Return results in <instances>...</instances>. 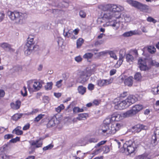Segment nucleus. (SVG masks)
Here are the masks:
<instances>
[{
  "label": "nucleus",
  "instance_id": "41",
  "mask_svg": "<svg viewBox=\"0 0 159 159\" xmlns=\"http://www.w3.org/2000/svg\"><path fill=\"white\" fill-rule=\"evenodd\" d=\"M21 94L24 97L26 96L27 95V91L26 88L25 87H23V89L21 91Z\"/></svg>",
  "mask_w": 159,
  "mask_h": 159
},
{
  "label": "nucleus",
  "instance_id": "27",
  "mask_svg": "<svg viewBox=\"0 0 159 159\" xmlns=\"http://www.w3.org/2000/svg\"><path fill=\"white\" fill-rule=\"evenodd\" d=\"M113 125L115 128L116 132L119 130L122 127V124L121 123H114Z\"/></svg>",
  "mask_w": 159,
  "mask_h": 159
},
{
  "label": "nucleus",
  "instance_id": "17",
  "mask_svg": "<svg viewBox=\"0 0 159 159\" xmlns=\"http://www.w3.org/2000/svg\"><path fill=\"white\" fill-rule=\"evenodd\" d=\"M41 139V138H40L38 140L32 141L31 144V146H33L34 148H38L42 146V142L40 141Z\"/></svg>",
  "mask_w": 159,
  "mask_h": 159
},
{
  "label": "nucleus",
  "instance_id": "51",
  "mask_svg": "<svg viewBox=\"0 0 159 159\" xmlns=\"http://www.w3.org/2000/svg\"><path fill=\"white\" fill-rule=\"evenodd\" d=\"M94 88V85L92 84H89L88 86V89L90 90H93Z\"/></svg>",
  "mask_w": 159,
  "mask_h": 159
},
{
  "label": "nucleus",
  "instance_id": "4",
  "mask_svg": "<svg viewBox=\"0 0 159 159\" xmlns=\"http://www.w3.org/2000/svg\"><path fill=\"white\" fill-rule=\"evenodd\" d=\"M127 2L132 7L139 10L140 11L147 12L149 10L148 6L136 1L127 0Z\"/></svg>",
  "mask_w": 159,
  "mask_h": 159
},
{
  "label": "nucleus",
  "instance_id": "61",
  "mask_svg": "<svg viewBox=\"0 0 159 159\" xmlns=\"http://www.w3.org/2000/svg\"><path fill=\"white\" fill-rule=\"evenodd\" d=\"M102 43L103 41L102 40L97 41L95 42L94 45L95 46H98L102 44Z\"/></svg>",
  "mask_w": 159,
  "mask_h": 159
},
{
  "label": "nucleus",
  "instance_id": "24",
  "mask_svg": "<svg viewBox=\"0 0 159 159\" xmlns=\"http://www.w3.org/2000/svg\"><path fill=\"white\" fill-rule=\"evenodd\" d=\"M42 86V85L39 82H34L33 85V87L34 89L36 90H39Z\"/></svg>",
  "mask_w": 159,
  "mask_h": 159
},
{
  "label": "nucleus",
  "instance_id": "34",
  "mask_svg": "<svg viewBox=\"0 0 159 159\" xmlns=\"http://www.w3.org/2000/svg\"><path fill=\"white\" fill-rule=\"evenodd\" d=\"M126 58L127 61L129 62H132L134 60L133 57L130 54H128L126 55Z\"/></svg>",
  "mask_w": 159,
  "mask_h": 159
},
{
  "label": "nucleus",
  "instance_id": "33",
  "mask_svg": "<svg viewBox=\"0 0 159 159\" xmlns=\"http://www.w3.org/2000/svg\"><path fill=\"white\" fill-rule=\"evenodd\" d=\"M84 40L82 38H79L78 39L76 42L77 47L79 48L80 47L83 43Z\"/></svg>",
  "mask_w": 159,
  "mask_h": 159
},
{
  "label": "nucleus",
  "instance_id": "36",
  "mask_svg": "<svg viewBox=\"0 0 159 159\" xmlns=\"http://www.w3.org/2000/svg\"><path fill=\"white\" fill-rule=\"evenodd\" d=\"M44 114H39V115L34 119V121L36 122H39L40 119L43 118L44 116Z\"/></svg>",
  "mask_w": 159,
  "mask_h": 159
},
{
  "label": "nucleus",
  "instance_id": "55",
  "mask_svg": "<svg viewBox=\"0 0 159 159\" xmlns=\"http://www.w3.org/2000/svg\"><path fill=\"white\" fill-rule=\"evenodd\" d=\"M75 59V61L77 62H80L82 60V58L80 56L76 57Z\"/></svg>",
  "mask_w": 159,
  "mask_h": 159
},
{
  "label": "nucleus",
  "instance_id": "58",
  "mask_svg": "<svg viewBox=\"0 0 159 159\" xmlns=\"http://www.w3.org/2000/svg\"><path fill=\"white\" fill-rule=\"evenodd\" d=\"M128 95L127 92H124L123 93H121L120 96V98H124L126 96Z\"/></svg>",
  "mask_w": 159,
  "mask_h": 159
},
{
  "label": "nucleus",
  "instance_id": "30",
  "mask_svg": "<svg viewBox=\"0 0 159 159\" xmlns=\"http://www.w3.org/2000/svg\"><path fill=\"white\" fill-rule=\"evenodd\" d=\"M53 83L52 82H48L45 86V88L47 90H51L52 88Z\"/></svg>",
  "mask_w": 159,
  "mask_h": 159
},
{
  "label": "nucleus",
  "instance_id": "2",
  "mask_svg": "<svg viewBox=\"0 0 159 159\" xmlns=\"http://www.w3.org/2000/svg\"><path fill=\"white\" fill-rule=\"evenodd\" d=\"M7 15L11 20L15 22L17 24L22 23L23 20L27 17V15L25 13H22L16 11L7 12Z\"/></svg>",
  "mask_w": 159,
  "mask_h": 159
},
{
  "label": "nucleus",
  "instance_id": "44",
  "mask_svg": "<svg viewBox=\"0 0 159 159\" xmlns=\"http://www.w3.org/2000/svg\"><path fill=\"white\" fill-rule=\"evenodd\" d=\"M123 56L122 55L120 54V57L119 60L117 61V64H119L120 65L123 61Z\"/></svg>",
  "mask_w": 159,
  "mask_h": 159
},
{
  "label": "nucleus",
  "instance_id": "31",
  "mask_svg": "<svg viewBox=\"0 0 159 159\" xmlns=\"http://www.w3.org/2000/svg\"><path fill=\"white\" fill-rule=\"evenodd\" d=\"M142 76L141 74L139 72L136 73L134 76V79L137 81H139L141 80Z\"/></svg>",
  "mask_w": 159,
  "mask_h": 159
},
{
  "label": "nucleus",
  "instance_id": "50",
  "mask_svg": "<svg viewBox=\"0 0 159 159\" xmlns=\"http://www.w3.org/2000/svg\"><path fill=\"white\" fill-rule=\"evenodd\" d=\"M124 19L125 21L126 22H129L130 20V17L126 15H124Z\"/></svg>",
  "mask_w": 159,
  "mask_h": 159
},
{
  "label": "nucleus",
  "instance_id": "62",
  "mask_svg": "<svg viewBox=\"0 0 159 159\" xmlns=\"http://www.w3.org/2000/svg\"><path fill=\"white\" fill-rule=\"evenodd\" d=\"M54 96H55L56 97L59 98L60 97L61 95V93H54Z\"/></svg>",
  "mask_w": 159,
  "mask_h": 159
},
{
  "label": "nucleus",
  "instance_id": "60",
  "mask_svg": "<svg viewBox=\"0 0 159 159\" xmlns=\"http://www.w3.org/2000/svg\"><path fill=\"white\" fill-rule=\"evenodd\" d=\"M1 16H0V22L2 21L4 19L5 17V14L3 12H1Z\"/></svg>",
  "mask_w": 159,
  "mask_h": 159
},
{
  "label": "nucleus",
  "instance_id": "10",
  "mask_svg": "<svg viewBox=\"0 0 159 159\" xmlns=\"http://www.w3.org/2000/svg\"><path fill=\"white\" fill-rule=\"evenodd\" d=\"M112 116L113 120L117 121L122 119L123 118L129 116L127 111L120 114L115 113L113 114Z\"/></svg>",
  "mask_w": 159,
  "mask_h": 159
},
{
  "label": "nucleus",
  "instance_id": "54",
  "mask_svg": "<svg viewBox=\"0 0 159 159\" xmlns=\"http://www.w3.org/2000/svg\"><path fill=\"white\" fill-rule=\"evenodd\" d=\"M12 137L13 135L12 134H6L4 136V138L5 139H9Z\"/></svg>",
  "mask_w": 159,
  "mask_h": 159
},
{
  "label": "nucleus",
  "instance_id": "32",
  "mask_svg": "<svg viewBox=\"0 0 159 159\" xmlns=\"http://www.w3.org/2000/svg\"><path fill=\"white\" fill-rule=\"evenodd\" d=\"M148 155L145 154L137 156L136 157V159H149L147 157Z\"/></svg>",
  "mask_w": 159,
  "mask_h": 159
},
{
  "label": "nucleus",
  "instance_id": "48",
  "mask_svg": "<svg viewBox=\"0 0 159 159\" xmlns=\"http://www.w3.org/2000/svg\"><path fill=\"white\" fill-rule=\"evenodd\" d=\"M152 93L154 94H159V92L157 87V88H153L152 90Z\"/></svg>",
  "mask_w": 159,
  "mask_h": 159
},
{
  "label": "nucleus",
  "instance_id": "56",
  "mask_svg": "<svg viewBox=\"0 0 159 159\" xmlns=\"http://www.w3.org/2000/svg\"><path fill=\"white\" fill-rule=\"evenodd\" d=\"M106 141H102L101 142H99L96 145V146L97 147H99L100 146L103 145L106 142Z\"/></svg>",
  "mask_w": 159,
  "mask_h": 159
},
{
  "label": "nucleus",
  "instance_id": "8",
  "mask_svg": "<svg viewBox=\"0 0 159 159\" xmlns=\"http://www.w3.org/2000/svg\"><path fill=\"white\" fill-rule=\"evenodd\" d=\"M113 80V79L112 78L107 80L100 79L97 81V84L100 87L106 86L111 83Z\"/></svg>",
  "mask_w": 159,
  "mask_h": 159
},
{
  "label": "nucleus",
  "instance_id": "16",
  "mask_svg": "<svg viewBox=\"0 0 159 159\" xmlns=\"http://www.w3.org/2000/svg\"><path fill=\"white\" fill-rule=\"evenodd\" d=\"M125 100L129 107L131 104L134 103L136 102V99L135 96L130 95Z\"/></svg>",
  "mask_w": 159,
  "mask_h": 159
},
{
  "label": "nucleus",
  "instance_id": "53",
  "mask_svg": "<svg viewBox=\"0 0 159 159\" xmlns=\"http://www.w3.org/2000/svg\"><path fill=\"white\" fill-rule=\"evenodd\" d=\"M15 133L17 135H20L23 134V131L22 130L18 129H15Z\"/></svg>",
  "mask_w": 159,
  "mask_h": 159
},
{
  "label": "nucleus",
  "instance_id": "38",
  "mask_svg": "<svg viewBox=\"0 0 159 159\" xmlns=\"http://www.w3.org/2000/svg\"><path fill=\"white\" fill-rule=\"evenodd\" d=\"M21 116V115H20L18 114H16L12 116V119L13 120L16 121L20 119Z\"/></svg>",
  "mask_w": 159,
  "mask_h": 159
},
{
  "label": "nucleus",
  "instance_id": "19",
  "mask_svg": "<svg viewBox=\"0 0 159 159\" xmlns=\"http://www.w3.org/2000/svg\"><path fill=\"white\" fill-rule=\"evenodd\" d=\"M139 33L137 30H131L124 33L123 35L124 37H129L132 36L133 35L139 34Z\"/></svg>",
  "mask_w": 159,
  "mask_h": 159
},
{
  "label": "nucleus",
  "instance_id": "46",
  "mask_svg": "<svg viewBox=\"0 0 159 159\" xmlns=\"http://www.w3.org/2000/svg\"><path fill=\"white\" fill-rule=\"evenodd\" d=\"M109 54L111 57L113 58L115 60L117 59V57L115 53L113 51H111L109 52Z\"/></svg>",
  "mask_w": 159,
  "mask_h": 159
},
{
  "label": "nucleus",
  "instance_id": "39",
  "mask_svg": "<svg viewBox=\"0 0 159 159\" xmlns=\"http://www.w3.org/2000/svg\"><path fill=\"white\" fill-rule=\"evenodd\" d=\"M148 21L149 22H152L155 24L157 22V21L151 16H149L147 18V19Z\"/></svg>",
  "mask_w": 159,
  "mask_h": 159
},
{
  "label": "nucleus",
  "instance_id": "59",
  "mask_svg": "<svg viewBox=\"0 0 159 159\" xmlns=\"http://www.w3.org/2000/svg\"><path fill=\"white\" fill-rule=\"evenodd\" d=\"M30 127V125L27 124L25 125L23 128V129L24 130H26L28 129Z\"/></svg>",
  "mask_w": 159,
  "mask_h": 159
},
{
  "label": "nucleus",
  "instance_id": "21",
  "mask_svg": "<svg viewBox=\"0 0 159 159\" xmlns=\"http://www.w3.org/2000/svg\"><path fill=\"white\" fill-rule=\"evenodd\" d=\"M88 115L86 113H82L79 115L76 119L79 120H84L88 117Z\"/></svg>",
  "mask_w": 159,
  "mask_h": 159
},
{
  "label": "nucleus",
  "instance_id": "29",
  "mask_svg": "<svg viewBox=\"0 0 159 159\" xmlns=\"http://www.w3.org/2000/svg\"><path fill=\"white\" fill-rule=\"evenodd\" d=\"M27 42L26 43H28L30 45H32L33 46H34L33 41H34V38L33 36H29L27 39Z\"/></svg>",
  "mask_w": 159,
  "mask_h": 159
},
{
  "label": "nucleus",
  "instance_id": "42",
  "mask_svg": "<svg viewBox=\"0 0 159 159\" xmlns=\"http://www.w3.org/2000/svg\"><path fill=\"white\" fill-rule=\"evenodd\" d=\"M137 127L138 128H139L140 129V131L141 129L146 130L148 129V127L147 126H145L143 125H137Z\"/></svg>",
  "mask_w": 159,
  "mask_h": 159
},
{
  "label": "nucleus",
  "instance_id": "35",
  "mask_svg": "<svg viewBox=\"0 0 159 159\" xmlns=\"http://www.w3.org/2000/svg\"><path fill=\"white\" fill-rule=\"evenodd\" d=\"M65 107L63 104H61L59 106L55 108L56 111L57 113H60L62 110H63Z\"/></svg>",
  "mask_w": 159,
  "mask_h": 159
},
{
  "label": "nucleus",
  "instance_id": "12",
  "mask_svg": "<svg viewBox=\"0 0 159 159\" xmlns=\"http://www.w3.org/2000/svg\"><path fill=\"white\" fill-rule=\"evenodd\" d=\"M138 64L139 67L141 70L145 71L148 69L146 59L139 58L138 60Z\"/></svg>",
  "mask_w": 159,
  "mask_h": 159
},
{
  "label": "nucleus",
  "instance_id": "47",
  "mask_svg": "<svg viewBox=\"0 0 159 159\" xmlns=\"http://www.w3.org/2000/svg\"><path fill=\"white\" fill-rule=\"evenodd\" d=\"M79 15L82 18L85 17L86 16V14L82 10L80 11L79 13Z\"/></svg>",
  "mask_w": 159,
  "mask_h": 159
},
{
  "label": "nucleus",
  "instance_id": "5",
  "mask_svg": "<svg viewBox=\"0 0 159 159\" xmlns=\"http://www.w3.org/2000/svg\"><path fill=\"white\" fill-rule=\"evenodd\" d=\"M101 130L102 134L105 136L114 134L116 132L113 124L102 127Z\"/></svg>",
  "mask_w": 159,
  "mask_h": 159
},
{
  "label": "nucleus",
  "instance_id": "18",
  "mask_svg": "<svg viewBox=\"0 0 159 159\" xmlns=\"http://www.w3.org/2000/svg\"><path fill=\"white\" fill-rule=\"evenodd\" d=\"M21 105V102L20 101L17 100L15 103L11 102L10 106L11 108L13 110H17L19 109Z\"/></svg>",
  "mask_w": 159,
  "mask_h": 159
},
{
  "label": "nucleus",
  "instance_id": "49",
  "mask_svg": "<svg viewBox=\"0 0 159 159\" xmlns=\"http://www.w3.org/2000/svg\"><path fill=\"white\" fill-rule=\"evenodd\" d=\"M20 141V138L18 137H16L15 138L13 139H11L10 142L12 143H15L17 141Z\"/></svg>",
  "mask_w": 159,
  "mask_h": 159
},
{
  "label": "nucleus",
  "instance_id": "28",
  "mask_svg": "<svg viewBox=\"0 0 159 159\" xmlns=\"http://www.w3.org/2000/svg\"><path fill=\"white\" fill-rule=\"evenodd\" d=\"M55 125V121L53 119L50 120L47 124L48 127H51L54 126Z\"/></svg>",
  "mask_w": 159,
  "mask_h": 159
},
{
  "label": "nucleus",
  "instance_id": "11",
  "mask_svg": "<svg viewBox=\"0 0 159 159\" xmlns=\"http://www.w3.org/2000/svg\"><path fill=\"white\" fill-rule=\"evenodd\" d=\"M128 142H126L123 145V148L124 149V152L125 151L126 148L127 151L129 153L131 154L134 152L135 150V148L134 147L135 144L134 143H132L131 145H128Z\"/></svg>",
  "mask_w": 159,
  "mask_h": 159
},
{
  "label": "nucleus",
  "instance_id": "14",
  "mask_svg": "<svg viewBox=\"0 0 159 159\" xmlns=\"http://www.w3.org/2000/svg\"><path fill=\"white\" fill-rule=\"evenodd\" d=\"M34 48V46L32 45H30L28 43H26L24 46V51L26 55L30 54Z\"/></svg>",
  "mask_w": 159,
  "mask_h": 159
},
{
  "label": "nucleus",
  "instance_id": "25",
  "mask_svg": "<svg viewBox=\"0 0 159 159\" xmlns=\"http://www.w3.org/2000/svg\"><path fill=\"white\" fill-rule=\"evenodd\" d=\"M148 52L151 54H153L156 52V49L153 46H149L147 48Z\"/></svg>",
  "mask_w": 159,
  "mask_h": 159
},
{
  "label": "nucleus",
  "instance_id": "45",
  "mask_svg": "<svg viewBox=\"0 0 159 159\" xmlns=\"http://www.w3.org/2000/svg\"><path fill=\"white\" fill-rule=\"evenodd\" d=\"M62 81L63 80H60L57 81L56 83V86L58 88H60L62 86Z\"/></svg>",
  "mask_w": 159,
  "mask_h": 159
},
{
  "label": "nucleus",
  "instance_id": "64",
  "mask_svg": "<svg viewBox=\"0 0 159 159\" xmlns=\"http://www.w3.org/2000/svg\"><path fill=\"white\" fill-rule=\"evenodd\" d=\"M79 31V30L78 29H75L73 30L72 32L73 33H74L76 35L78 34Z\"/></svg>",
  "mask_w": 159,
  "mask_h": 159
},
{
  "label": "nucleus",
  "instance_id": "23",
  "mask_svg": "<svg viewBox=\"0 0 159 159\" xmlns=\"http://www.w3.org/2000/svg\"><path fill=\"white\" fill-rule=\"evenodd\" d=\"M86 88L83 87V86H79L78 88V90L79 93L82 94L83 95L86 92Z\"/></svg>",
  "mask_w": 159,
  "mask_h": 159
},
{
  "label": "nucleus",
  "instance_id": "43",
  "mask_svg": "<svg viewBox=\"0 0 159 159\" xmlns=\"http://www.w3.org/2000/svg\"><path fill=\"white\" fill-rule=\"evenodd\" d=\"M53 147V145L51 144L48 146L44 147L43 148V151H46L48 150H50L52 149Z\"/></svg>",
  "mask_w": 159,
  "mask_h": 159
},
{
  "label": "nucleus",
  "instance_id": "20",
  "mask_svg": "<svg viewBox=\"0 0 159 159\" xmlns=\"http://www.w3.org/2000/svg\"><path fill=\"white\" fill-rule=\"evenodd\" d=\"M133 78L129 77L125 79L124 83L125 85L130 87L132 86L133 84Z\"/></svg>",
  "mask_w": 159,
  "mask_h": 159
},
{
  "label": "nucleus",
  "instance_id": "57",
  "mask_svg": "<svg viewBox=\"0 0 159 159\" xmlns=\"http://www.w3.org/2000/svg\"><path fill=\"white\" fill-rule=\"evenodd\" d=\"M116 70L115 69H112L111 70L110 72V75L111 76L114 75L116 72Z\"/></svg>",
  "mask_w": 159,
  "mask_h": 159
},
{
  "label": "nucleus",
  "instance_id": "6",
  "mask_svg": "<svg viewBox=\"0 0 159 159\" xmlns=\"http://www.w3.org/2000/svg\"><path fill=\"white\" fill-rule=\"evenodd\" d=\"M109 5L108 6V8L109 9H112V10L114 12L115 15H118V16L116 15V18H120V17L121 14L120 12L123 11L124 9V7L119 5H116L115 4H109Z\"/></svg>",
  "mask_w": 159,
  "mask_h": 159
},
{
  "label": "nucleus",
  "instance_id": "40",
  "mask_svg": "<svg viewBox=\"0 0 159 159\" xmlns=\"http://www.w3.org/2000/svg\"><path fill=\"white\" fill-rule=\"evenodd\" d=\"M150 63L152 66H155L156 67H159V63L156 61L155 60H151L150 61Z\"/></svg>",
  "mask_w": 159,
  "mask_h": 159
},
{
  "label": "nucleus",
  "instance_id": "9",
  "mask_svg": "<svg viewBox=\"0 0 159 159\" xmlns=\"http://www.w3.org/2000/svg\"><path fill=\"white\" fill-rule=\"evenodd\" d=\"M159 142V129H157L154 131V135H152L151 143L153 146L156 145Z\"/></svg>",
  "mask_w": 159,
  "mask_h": 159
},
{
  "label": "nucleus",
  "instance_id": "26",
  "mask_svg": "<svg viewBox=\"0 0 159 159\" xmlns=\"http://www.w3.org/2000/svg\"><path fill=\"white\" fill-rule=\"evenodd\" d=\"M93 56V54L91 53L87 52L84 55L83 57L84 58L88 60L89 59L91 58Z\"/></svg>",
  "mask_w": 159,
  "mask_h": 159
},
{
  "label": "nucleus",
  "instance_id": "63",
  "mask_svg": "<svg viewBox=\"0 0 159 159\" xmlns=\"http://www.w3.org/2000/svg\"><path fill=\"white\" fill-rule=\"evenodd\" d=\"M5 92L3 90L0 89V97H2L5 95Z\"/></svg>",
  "mask_w": 159,
  "mask_h": 159
},
{
  "label": "nucleus",
  "instance_id": "13",
  "mask_svg": "<svg viewBox=\"0 0 159 159\" xmlns=\"http://www.w3.org/2000/svg\"><path fill=\"white\" fill-rule=\"evenodd\" d=\"M127 103L125 100L118 102V104L115 106V109L118 110H122L128 107Z\"/></svg>",
  "mask_w": 159,
  "mask_h": 159
},
{
  "label": "nucleus",
  "instance_id": "15",
  "mask_svg": "<svg viewBox=\"0 0 159 159\" xmlns=\"http://www.w3.org/2000/svg\"><path fill=\"white\" fill-rule=\"evenodd\" d=\"M0 47L11 52H14L15 51V50L11 48V45L7 43H0Z\"/></svg>",
  "mask_w": 159,
  "mask_h": 159
},
{
  "label": "nucleus",
  "instance_id": "37",
  "mask_svg": "<svg viewBox=\"0 0 159 159\" xmlns=\"http://www.w3.org/2000/svg\"><path fill=\"white\" fill-rule=\"evenodd\" d=\"M84 110L82 109H80L78 107H75L73 109V112L75 113H77L80 112H82Z\"/></svg>",
  "mask_w": 159,
  "mask_h": 159
},
{
  "label": "nucleus",
  "instance_id": "7",
  "mask_svg": "<svg viewBox=\"0 0 159 159\" xmlns=\"http://www.w3.org/2000/svg\"><path fill=\"white\" fill-rule=\"evenodd\" d=\"M143 106L141 104H138L133 106L132 109L127 111L129 116L135 115L143 108Z\"/></svg>",
  "mask_w": 159,
  "mask_h": 159
},
{
  "label": "nucleus",
  "instance_id": "52",
  "mask_svg": "<svg viewBox=\"0 0 159 159\" xmlns=\"http://www.w3.org/2000/svg\"><path fill=\"white\" fill-rule=\"evenodd\" d=\"M98 139L95 138H91L89 139L88 142L90 143H96L98 141Z\"/></svg>",
  "mask_w": 159,
  "mask_h": 159
},
{
  "label": "nucleus",
  "instance_id": "22",
  "mask_svg": "<svg viewBox=\"0 0 159 159\" xmlns=\"http://www.w3.org/2000/svg\"><path fill=\"white\" fill-rule=\"evenodd\" d=\"M113 121V119L112 118V116L111 117L106 118L104 120V125L102 127H104L105 125H111L110 123Z\"/></svg>",
  "mask_w": 159,
  "mask_h": 159
},
{
  "label": "nucleus",
  "instance_id": "1",
  "mask_svg": "<svg viewBox=\"0 0 159 159\" xmlns=\"http://www.w3.org/2000/svg\"><path fill=\"white\" fill-rule=\"evenodd\" d=\"M109 4L105 5L102 6L101 8L102 10L103 11V13L102 18L107 20H111L113 21V24H111L110 25L113 27H115V29L117 30L119 28V24L116 21L115 19H117L116 18V15L118 16V15H115L114 12L112 9H109L108 6Z\"/></svg>",
  "mask_w": 159,
  "mask_h": 159
},
{
  "label": "nucleus",
  "instance_id": "3",
  "mask_svg": "<svg viewBox=\"0 0 159 159\" xmlns=\"http://www.w3.org/2000/svg\"><path fill=\"white\" fill-rule=\"evenodd\" d=\"M94 70L92 69H86L83 71L79 72L78 74V81L81 83H84L87 81L89 76L94 71Z\"/></svg>",
  "mask_w": 159,
  "mask_h": 159
}]
</instances>
